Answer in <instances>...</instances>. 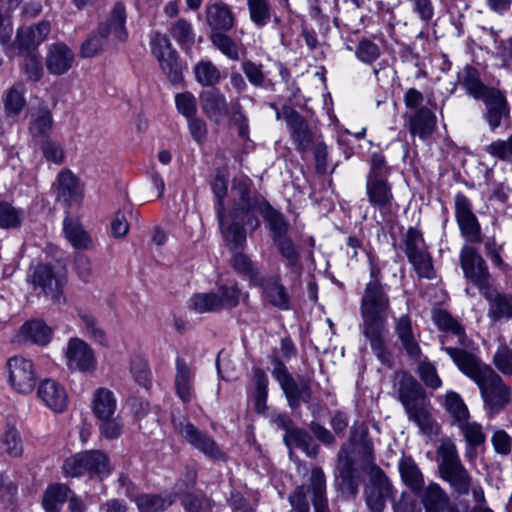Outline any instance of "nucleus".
Masks as SVG:
<instances>
[{
  "label": "nucleus",
  "instance_id": "nucleus-1",
  "mask_svg": "<svg viewBox=\"0 0 512 512\" xmlns=\"http://www.w3.org/2000/svg\"><path fill=\"white\" fill-rule=\"evenodd\" d=\"M448 336L441 337V349L458 369L478 386L484 409L490 418L503 410L512 399V389L491 366L484 364L474 354L458 347L446 346Z\"/></svg>",
  "mask_w": 512,
  "mask_h": 512
},
{
  "label": "nucleus",
  "instance_id": "nucleus-2",
  "mask_svg": "<svg viewBox=\"0 0 512 512\" xmlns=\"http://www.w3.org/2000/svg\"><path fill=\"white\" fill-rule=\"evenodd\" d=\"M390 311V298L387 285L367 283L360 302L361 333L383 364L391 363V353L386 347V325Z\"/></svg>",
  "mask_w": 512,
  "mask_h": 512
},
{
  "label": "nucleus",
  "instance_id": "nucleus-3",
  "mask_svg": "<svg viewBox=\"0 0 512 512\" xmlns=\"http://www.w3.org/2000/svg\"><path fill=\"white\" fill-rule=\"evenodd\" d=\"M393 388L408 420L422 434L428 437L438 435L440 427L432 415L433 408L423 386L411 374L399 371L394 375Z\"/></svg>",
  "mask_w": 512,
  "mask_h": 512
},
{
  "label": "nucleus",
  "instance_id": "nucleus-4",
  "mask_svg": "<svg viewBox=\"0 0 512 512\" xmlns=\"http://www.w3.org/2000/svg\"><path fill=\"white\" fill-rule=\"evenodd\" d=\"M362 469L367 471L369 481L365 486V501L373 512H382L387 499L392 496V485L383 470L374 463L373 444L366 434L359 440Z\"/></svg>",
  "mask_w": 512,
  "mask_h": 512
},
{
  "label": "nucleus",
  "instance_id": "nucleus-5",
  "mask_svg": "<svg viewBox=\"0 0 512 512\" xmlns=\"http://www.w3.org/2000/svg\"><path fill=\"white\" fill-rule=\"evenodd\" d=\"M268 201L254 188L248 176L235 177L231 184V208L229 213L234 217H244L246 227L251 231L260 226L259 218L255 212L262 209Z\"/></svg>",
  "mask_w": 512,
  "mask_h": 512
},
{
  "label": "nucleus",
  "instance_id": "nucleus-6",
  "mask_svg": "<svg viewBox=\"0 0 512 512\" xmlns=\"http://www.w3.org/2000/svg\"><path fill=\"white\" fill-rule=\"evenodd\" d=\"M440 478L459 496L468 495L472 486V476L462 464L456 445L446 441L438 448Z\"/></svg>",
  "mask_w": 512,
  "mask_h": 512
},
{
  "label": "nucleus",
  "instance_id": "nucleus-7",
  "mask_svg": "<svg viewBox=\"0 0 512 512\" xmlns=\"http://www.w3.org/2000/svg\"><path fill=\"white\" fill-rule=\"evenodd\" d=\"M390 173V167L386 164L384 155L373 153L370 170L366 177V195L369 203L379 210L390 208L394 200L392 185L388 181Z\"/></svg>",
  "mask_w": 512,
  "mask_h": 512
},
{
  "label": "nucleus",
  "instance_id": "nucleus-8",
  "mask_svg": "<svg viewBox=\"0 0 512 512\" xmlns=\"http://www.w3.org/2000/svg\"><path fill=\"white\" fill-rule=\"evenodd\" d=\"M272 376L280 385L288 405L292 409L300 407L301 403H308L312 398L310 383L304 377H299L297 381L288 368L278 357L272 358Z\"/></svg>",
  "mask_w": 512,
  "mask_h": 512
},
{
  "label": "nucleus",
  "instance_id": "nucleus-9",
  "mask_svg": "<svg viewBox=\"0 0 512 512\" xmlns=\"http://www.w3.org/2000/svg\"><path fill=\"white\" fill-rule=\"evenodd\" d=\"M403 251L419 277L433 279L435 271L423 233L416 227H409L403 236Z\"/></svg>",
  "mask_w": 512,
  "mask_h": 512
},
{
  "label": "nucleus",
  "instance_id": "nucleus-10",
  "mask_svg": "<svg viewBox=\"0 0 512 512\" xmlns=\"http://www.w3.org/2000/svg\"><path fill=\"white\" fill-rule=\"evenodd\" d=\"M459 262L464 278L477 287L479 292L493 284L488 265L475 247L464 245L459 253Z\"/></svg>",
  "mask_w": 512,
  "mask_h": 512
},
{
  "label": "nucleus",
  "instance_id": "nucleus-11",
  "mask_svg": "<svg viewBox=\"0 0 512 512\" xmlns=\"http://www.w3.org/2000/svg\"><path fill=\"white\" fill-rule=\"evenodd\" d=\"M152 54L156 57L162 71L172 83H179L182 80V66L178 53L172 48L167 35L155 32L150 39Z\"/></svg>",
  "mask_w": 512,
  "mask_h": 512
},
{
  "label": "nucleus",
  "instance_id": "nucleus-12",
  "mask_svg": "<svg viewBox=\"0 0 512 512\" xmlns=\"http://www.w3.org/2000/svg\"><path fill=\"white\" fill-rule=\"evenodd\" d=\"M454 201L455 217L462 236L470 243H480L482 241L481 227L472 211L471 201L463 193H457Z\"/></svg>",
  "mask_w": 512,
  "mask_h": 512
},
{
  "label": "nucleus",
  "instance_id": "nucleus-13",
  "mask_svg": "<svg viewBox=\"0 0 512 512\" xmlns=\"http://www.w3.org/2000/svg\"><path fill=\"white\" fill-rule=\"evenodd\" d=\"M34 289H40L44 295L57 299L62 291L65 278L50 264L40 263L31 269L28 275Z\"/></svg>",
  "mask_w": 512,
  "mask_h": 512
},
{
  "label": "nucleus",
  "instance_id": "nucleus-14",
  "mask_svg": "<svg viewBox=\"0 0 512 512\" xmlns=\"http://www.w3.org/2000/svg\"><path fill=\"white\" fill-rule=\"evenodd\" d=\"M178 430L180 435L193 448L203 453L207 458L214 461H224L226 459V454L221 450L216 441L192 423H180Z\"/></svg>",
  "mask_w": 512,
  "mask_h": 512
},
{
  "label": "nucleus",
  "instance_id": "nucleus-15",
  "mask_svg": "<svg viewBox=\"0 0 512 512\" xmlns=\"http://www.w3.org/2000/svg\"><path fill=\"white\" fill-rule=\"evenodd\" d=\"M9 382L14 390L21 394L33 391L36 383L34 365L22 356H13L7 362Z\"/></svg>",
  "mask_w": 512,
  "mask_h": 512
},
{
  "label": "nucleus",
  "instance_id": "nucleus-16",
  "mask_svg": "<svg viewBox=\"0 0 512 512\" xmlns=\"http://www.w3.org/2000/svg\"><path fill=\"white\" fill-rule=\"evenodd\" d=\"M356 439L351 436L348 443L343 444L337 454L336 477L340 481V487L351 494L357 489L355 476V461L352 457Z\"/></svg>",
  "mask_w": 512,
  "mask_h": 512
},
{
  "label": "nucleus",
  "instance_id": "nucleus-17",
  "mask_svg": "<svg viewBox=\"0 0 512 512\" xmlns=\"http://www.w3.org/2000/svg\"><path fill=\"white\" fill-rule=\"evenodd\" d=\"M481 100L486 108L484 118L490 130H496L503 122L510 119V106L503 91L494 88Z\"/></svg>",
  "mask_w": 512,
  "mask_h": 512
},
{
  "label": "nucleus",
  "instance_id": "nucleus-18",
  "mask_svg": "<svg viewBox=\"0 0 512 512\" xmlns=\"http://www.w3.org/2000/svg\"><path fill=\"white\" fill-rule=\"evenodd\" d=\"M50 31L51 26L48 21L19 28L13 45L18 49V54L37 53V48L47 39Z\"/></svg>",
  "mask_w": 512,
  "mask_h": 512
},
{
  "label": "nucleus",
  "instance_id": "nucleus-19",
  "mask_svg": "<svg viewBox=\"0 0 512 512\" xmlns=\"http://www.w3.org/2000/svg\"><path fill=\"white\" fill-rule=\"evenodd\" d=\"M283 118L297 150L306 151L312 142V133L305 118L294 108L284 105Z\"/></svg>",
  "mask_w": 512,
  "mask_h": 512
},
{
  "label": "nucleus",
  "instance_id": "nucleus-20",
  "mask_svg": "<svg viewBox=\"0 0 512 512\" xmlns=\"http://www.w3.org/2000/svg\"><path fill=\"white\" fill-rule=\"evenodd\" d=\"M200 106L206 117L215 124H220L230 115V103L217 88L202 91L199 95Z\"/></svg>",
  "mask_w": 512,
  "mask_h": 512
},
{
  "label": "nucleus",
  "instance_id": "nucleus-21",
  "mask_svg": "<svg viewBox=\"0 0 512 512\" xmlns=\"http://www.w3.org/2000/svg\"><path fill=\"white\" fill-rule=\"evenodd\" d=\"M67 366L81 372L95 369L96 360L91 347L80 338L69 340L66 349Z\"/></svg>",
  "mask_w": 512,
  "mask_h": 512
},
{
  "label": "nucleus",
  "instance_id": "nucleus-22",
  "mask_svg": "<svg viewBox=\"0 0 512 512\" xmlns=\"http://www.w3.org/2000/svg\"><path fill=\"white\" fill-rule=\"evenodd\" d=\"M254 285L260 287L263 299L270 305L284 311L291 308L290 295L278 276H261Z\"/></svg>",
  "mask_w": 512,
  "mask_h": 512
},
{
  "label": "nucleus",
  "instance_id": "nucleus-23",
  "mask_svg": "<svg viewBox=\"0 0 512 512\" xmlns=\"http://www.w3.org/2000/svg\"><path fill=\"white\" fill-rule=\"evenodd\" d=\"M205 23L211 33L229 32L235 27L236 17L228 4L215 2L205 7Z\"/></svg>",
  "mask_w": 512,
  "mask_h": 512
},
{
  "label": "nucleus",
  "instance_id": "nucleus-24",
  "mask_svg": "<svg viewBox=\"0 0 512 512\" xmlns=\"http://www.w3.org/2000/svg\"><path fill=\"white\" fill-rule=\"evenodd\" d=\"M480 294L488 302L487 316L493 322L512 318V294L499 292L493 284Z\"/></svg>",
  "mask_w": 512,
  "mask_h": 512
},
{
  "label": "nucleus",
  "instance_id": "nucleus-25",
  "mask_svg": "<svg viewBox=\"0 0 512 512\" xmlns=\"http://www.w3.org/2000/svg\"><path fill=\"white\" fill-rule=\"evenodd\" d=\"M283 441L289 450V457L298 466L302 464L301 460L295 456L293 448L301 449L307 457L316 458L319 453V445L314 443L312 436L303 428L294 427L284 434Z\"/></svg>",
  "mask_w": 512,
  "mask_h": 512
},
{
  "label": "nucleus",
  "instance_id": "nucleus-26",
  "mask_svg": "<svg viewBox=\"0 0 512 512\" xmlns=\"http://www.w3.org/2000/svg\"><path fill=\"white\" fill-rule=\"evenodd\" d=\"M37 396L53 412L61 413L67 408V392L56 380H42L37 388Z\"/></svg>",
  "mask_w": 512,
  "mask_h": 512
},
{
  "label": "nucleus",
  "instance_id": "nucleus-27",
  "mask_svg": "<svg viewBox=\"0 0 512 512\" xmlns=\"http://www.w3.org/2000/svg\"><path fill=\"white\" fill-rule=\"evenodd\" d=\"M126 10L121 2L115 3L109 17L106 21L98 25L101 33L110 42H124L128 38V32L125 26Z\"/></svg>",
  "mask_w": 512,
  "mask_h": 512
},
{
  "label": "nucleus",
  "instance_id": "nucleus-28",
  "mask_svg": "<svg viewBox=\"0 0 512 512\" xmlns=\"http://www.w3.org/2000/svg\"><path fill=\"white\" fill-rule=\"evenodd\" d=\"M217 219L222 235L231 249H242L247 240L246 219L244 217L236 218L232 213H229L226 219L225 212H222V217Z\"/></svg>",
  "mask_w": 512,
  "mask_h": 512
},
{
  "label": "nucleus",
  "instance_id": "nucleus-29",
  "mask_svg": "<svg viewBox=\"0 0 512 512\" xmlns=\"http://www.w3.org/2000/svg\"><path fill=\"white\" fill-rule=\"evenodd\" d=\"M405 118L410 134L421 140L429 139L437 126L436 115L428 107H421Z\"/></svg>",
  "mask_w": 512,
  "mask_h": 512
},
{
  "label": "nucleus",
  "instance_id": "nucleus-30",
  "mask_svg": "<svg viewBox=\"0 0 512 512\" xmlns=\"http://www.w3.org/2000/svg\"><path fill=\"white\" fill-rule=\"evenodd\" d=\"M73 62L74 53L66 44L54 43L49 47L45 64L50 74H65L72 67Z\"/></svg>",
  "mask_w": 512,
  "mask_h": 512
},
{
  "label": "nucleus",
  "instance_id": "nucleus-31",
  "mask_svg": "<svg viewBox=\"0 0 512 512\" xmlns=\"http://www.w3.org/2000/svg\"><path fill=\"white\" fill-rule=\"evenodd\" d=\"M395 332L406 354L413 360H419L422 350L408 315H402L396 319Z\"/></svg>",
  "mask_w": 512,
  "mask_h": 512
},
{
  "label": "nucleus",
  "instance_id": "nucleus-32",
  "mask_svg": "<svg viewBox=\"0 0 512 512\" xmlns=\"http://www.w3.org/2000/svg\"><path fill=\"white\" fill-rule=\"evenodd\" d=\"M194 373L182 358L176 359V374L174 386L177 396L184 404L190 403L195 398Z\"/></svg>",
  "mask_w": 512,
  "mask_h": 512
},
{
  "label": "nucleus",
  "instance_id": "nucleus-33",
  "mask_svg": "<svg viewBox=\"0 0 512 512\" xmlns=\"http://www.w3.org/2000/svg\"><path fill=\"white\" fill-rule=\"evenodd\" d=\"M457 427L466 442L465 457L472 461L477 456L476 449L486 441L482 425L468 419L457 424Z\"/></svg>",
  "mask_w": 512,
  "mask_h": 512
},
{
  "label": "nucleus",
  "instance_id": "nucleus-34",
  "mask_svg": "<svg viewBox=\"0 0 512 512\" xmlns=\"http://www.w3.org/2000/svg\"><path fill=\"white\" fill-rule=\"evenodd\" d=\"M458 79L467 94L476 100L482 99L494 87L486 86L480 79L479 72L472 66L467 65L458 74Z\"/></svg>",
  "mask_w": 512,
  "mask_h": 512
},
{
  "label": "nucleus",
  "instance_id": "nucleus-35",
  "mask_svg": "<svg viewBox=\"0 0 512 512\" xmlns=\"http://www.w3.org/2000/svg\"><path fill=\"white\" fill-rule=\"evenodd\" d=\"M310 489L313 493L312 503L315 512H329L326 498V477L322 468L314 466L309 478Z\"/></svg>",
  "mask_w": 512,
  "mask_h": 512
},
{
  "label": "nucleus",
  "instance_id": "nucleus-36",
  "mask_svg": "<svg viewBox=\"0 0 512 512\" xmlns=\"http://www.w3.org/2000/svg\"><path fill=\"white\" fill-rule=\"evenodd\" d=\"M117 408V400L114 393L107 388H98L92 399V412L98 419H107L114 416Z\"/></svg>",
  "mask_w": 512,
  "mask_h": 512
},
{
  "label": "nucleus",
  "instance_id": "nucleus-37",
  "mask_svg": "<svg viewBox=\"0 0 512 512\" xmlns=\"http://www.w3.org/2000/svg\"><path fill=\"white\" fill-rule=\"evenodd\" d=\"M58 196L65 203L71 205L82 198V188L79 179L69 170L62 171L58 176Z\"/></svg>",
  "mask_w": 512,
  "mask_h": 512
},
{
  "label": "nucleus",
  "instance_id": "nucleus-38",
  "mask_svg": "<svg viewBox=\"0 0 512 512\" xmlns=\"http://www.w3.org/2000/svg\"><path fill=\"white\" fill-rule=\"evenodd\" d=\"M71 493V489L65 484L53 483L48 485L42 498V506L45 512H59Z\"/></svg>",
  "mask_w": 512,
  "mask_h": 512
},
{
  "label": "nucleus",
  "instance_id": "nucleus-39",
  "mask_svg": "<svg viewBox=\"0 0 512 512\" xmlns=\"http://www.w3.org/2000/svg\"><path fill=\"white\" fill-rule=\"evenodd\" d=\"M264 221L266 222L272 241L287 235L290 228L289 222L285 219L284 215L274 209L269 202L259 212Z\"/></svg>",
  "mask_w": 512,
  "mask_h": 512
},
{
  "label": "nucleus",
  "instance_id": "nucleus-40",
  "mask_svg": "<svg viewBox=\"0 0 512 512\" xmlns=\"http://www.w3.org/2000/svg\"><path fill=\"white\" fill-rule=\"evenodd\" d=\"M195 80L203 87H215L221 81V71L211 60H200L193 68Z\"/></svg>",
  "mask_w": 512,
  "mask_h": 512
},
{
  "label": "nucleus",
  "instance_id": "nucleus-41",
  "mask_svg": "<svg viewBox=\"0 0 512 512\" xmlns=\"http://www.w3.org/2000/svg\"><path fill=\"white\" fill-rule=\"evenodd\" d=\"M139 512H165L172 505L170 496L161 494L141 493L133 499Z\"/></svg>",
  "mask_w": 512,
  "mask_h": 512
},
{
  "label": "nucleus",
  "instance_id": "nucleus-42",
  "mask_svg": "<svg viewBox=\"0 0 512 512\" xmlns=\"http://www.w3.org/2000/svg\"><path fill=\"white\" fill-rule=\"evenodd\" d=\"M63 229L66 238L74 248L89 249L91 247V238L78 220L66 217L63 221Z\"/></svg>",
  "mask_w": 512,
  "mask_h": 512
},
{
  "label": "nucleus",
  "instance_id": "nucleus-43",
  "mask_svg": "<svg viewBox=\"0 0 512 512\" xmlns=\"http://www.w3.org/2000/svg\"><path fill=\"white\" fill-rule=\"evenodd\" d=\"M448 501L447 494L437 483L429 484L422 496L425 512H444Z\"/></svg>",
  "mask_w": 512,
  "mask_h": 512
},
{
  "label": "nucleus",
  "instance_id": "nucleus-44",
  "mask_svg": "<svg viewBox=\"0 0 512 512\" xmlns=\"http://www.w3.org/2000/svg\"><path fill=\"white\" fill-rule=\"evenodd\" d=\"M398 466L404 483L413 491L421 490L424 484L423 476L412 457L403 456Z\"/></svg>",
  "mask_w": 512,
  "mask_h": 512
},
{
  "label": "nucleus",
  "instance_id": "nucleus-45",
  "mask_svg": "<svg viewBox=\"0 0 512 512\" xmlns=\"http://www.w3.org/2000/svg\"><path fill=\"white\" fill-rule=\"evenodd\" d=\"M433 321L439 330L450 332L458 338L461 345L465 344L464 327L445 310H438L433 314Z\"/></svg>",
  "mask_w": 512,
  "mask_h": 512
},
{
  "label": "nucleus",
  "instance_id": "nucleus-46",
  "mask_svg": "<svg viewBox=\"0 0 512 512\" xmlns=\"http://www.w3.org/2000/svg\"><path fill=\"white\" fill-rule=\"evenodd\" d=\"M21 333L26 340L38 345L47 344L51 338V329L41 320L26 322L21 327Z\"/></svg>",
  "mask_w": 512,
  "mask_h": 512
},
{
  "label": "nucleus",
  "instance_id": "nucleus-47",
  "mask_svg": "<svg viewBox=\"0 0 512 512\" xmlns=\"http://www.w3.org/2000/svg\"><path fill=\"white\" fill-rule=\"evenodd\" d=\"M251 22L258 28L265 27L271 19L272 7L269 0H247Z\"/></svg>",
  "mask_w": 512,
  "mask_h": 512
},
{
  "label": "nucleus",
  "instance_id": "nucleus-48",
  "mask_svg": "<svg viewBox=\"0 0 512 512\" xmlns=\"http://www.w3.org/2000/svg\"><path fill=\"white\" fill-rule=\"evenodd\" d=\"M85 464L89 475H95L100 478H104L110 474L109 459L101 451H86Z\"/></svg>",
  "mask_w": 512,
  "mask_h": 512
},
{
  "label": "nucleus",
  "instance_id": "nucleus-49",
  "mask_svg": "<svg viewBox=\"0 0 512 512\" xmlns=\"http://www.w3.org/2000/svg\"><path fill=\"white\" fill-rule=\"evenodd\" d=\"M24 212L14 207L10 202L0 200V228L18 229L22 225Z\"/></svg>",
  "mask_w": 512,
  "mask_h": 512
},
{
  "label": "nucleus",
  "instance_id": "nucleus-50",
  "mask_svg": "<svg viewBox=\"0 0 512 512\" xmlns=\"http://www.w3.org/2000/svg\"><path fill=\"white\" fill-rule=\"evenodd\" d=\"M273 243L280 255L287 261L286 266L288 268L292 270L300 268V254L293 240L288 235L273 240Z\"/></svg>",
  "mask_w": 512,
  "mask_h": 512
},
{
  "label": "nucleus",
  "instance_id": "nucleus-51",
  "mask_svg": "<svg viewBox=\"0 0 512 512\" xmlns=\"http://www.w3.org/2000/svg\"><path fill=\"white\" fill-rule=\"evenodd\" d=\"M209 39L212 45L228 59L232 61H238L240 59L238 45L227 35V32L211 33Z\"/></svg>",
  "mask_w": 512,
  "mask_h": 512
},
{
  "label": "nucleus",
  "instance_id": "nucleus-52",
  "mask_svg": "<svg viewBox=\"0 0 512 512\" xmlns=\"http://www.w3.org/2000/svg\"><path fill=\"white\" fill-rule=\"evenodd\" d=\"M445 408L454 419L456 425L468 420L470 417L469 410L463 399L454 391L447 392L445 396Z\"/></svg>",
  "mask_w": 512,
  "mask_h": 512
},
{
  "label": "nucleus",
  "instance_id": "nucleus-53",
  "mask_svg": "<svg viewBox=\"0 0 512 512\" xmlns=\"http://www.w3.org/2000/svg\"><path fill=\"white\" fill-rule=\"evenodd\" d=\"M170 34L183 49H190L195 42L194 29L185 19H178L172 25Z\"/></svg>",
  "mask_w": 512,
  "mask_h": 512
},
{
  "label": "nucleus",
  "instance_id": "nucleus-54",
  "mask_svg": "<svg viewBox=\"0 0 512 512\" xmlns=\"http://www.w3.org/2000/svg\"><path fill=\"white\" fill-rule=\"evenodd\" d=\"M189 307L200 314L221 311L215 292L196 293L192 295L189 300Z\"/></svg>",
  "mask_w": 512,
  "mask_h": 512
},
{
  "label": "nucleus",
  "instance_id": "nucleus-55",
  "mask_svg": "<svg viewBox=\"0 0 512 512\" xmlns=\"http://www.w3.org/2000/svg\"><path fill=\"white\" fill-rule=\"evenodd\" d=\"M5 113L8 116H17L24 108L26 101L23 93V85L12 86L3 97Z\"/></svg>",
  "mask_w": 512,
  "mask_h": 512
},
{
  "label": "nucleus",
  "instance_id": "nucleus-56",
  "mask_svg": "<svg viewBox=\"0 0 512 512\" xmlns=\"http://www.w3.org/2000/svg\"><path fill=\"white\" fill-rule=\"evenodd\" d=\"M231 265L237 273L247 276L253 285L257 283L261 277L259 269L255 267L254 263L247 255L241 252L234 254Z\"/></svg>",
  "mask_w": 512,
  "mask_h": 512
},
{
  "label": "nucleus",
  "instance_id": "nucleus-57",
  "mask_svg": "<svg viewBox=\"0 0 512 512\" xmlns=\"http://www.w3.org/2000/svg\"><path fill=\"white\" fill-rule=\"evenodd\" d=\"M218 298L220 310H229L238 306L241 298V290L237 284H225L215 292Z\"/></svg>",
  "mask_w": 512,
  "mask_h": 512
},
{
  "label": "nucleus",
  "instance_id": "nucleus-58",
  "mask_svg": "<svg viewBox=\"0 0 512 512\" xmlns=\"http://www.w3.org/2000/svg\"><path fill=\"white\" fill-rule=\"evenodd\" d=\"M254 380H255V409L259 413H263L266 410V402L268 398V377L266 373L260 369L256 368L253 371Z\"/></svg>",
  "mask_w": 512,
  "mask_h": 512
},
{
  "label": "nucleus",
  "instance_id": "nucleus-59",
  "mask_svg": "<svg viewBox=\"0 0 512 512\" xmlns=\"http://www.w3.org/2000/svg\"><path fill=\"white\" fill-rule=\"evenodd\" d=\"M108 43V39L104 36L103 33H101L100 29L97 28V30L92 32L82 43L80 48V55L83 58L94 57L99 52H101L108 45Z\"/></svg>",
  "mask_w": 512,
  "mask_h": 512
},
{
  "label": "nucleus",
  "instance_id": "nucleus-60",
  "mask_svg": "<svg viewBox=\"0 0 512 512\" xmlns=\"http://www.w3.org/2000/svg\"><path fill=\"white\" fill-rule=\"evenodd\" d=\"M53 118L48 110H40L37 114L32 115L29 130L33 136L43 137L46 136L52 129Z\"/></svg>",
  "mask_w": 512,
  "mask_h": 512
},
{
  "label": "nucleus",
  "instance_id": "nucleus-61",
  "mask_svg": "<svg viewBox=\"0 0 512 512\" xmlns=\"http://www.w3.org/2000/svg\"><path fill=\"white\" fill-rule=\"evenodd\" d=\"M24 57L21 70L25 74L26 79L31 82L39 81L43 76V68L38 53L20 54Z\"/></svg>",
  "mask_w": 512,
  "mask_h": 512
},
{
  "label": "nucleus",
  "instance_id": "nucleus-62",
  "mask_svg": "<svg viewBox=\"0 0 512 512\" xmlns=\"http://www.w3.org/2000/svg\"><path fill=\"white\" fill-rule=\"evenodd\" d=\"M420 363L417 369L420 379L424 384L433 390L441 387L442 381L437 373L436 367L431 363L427 357L419 359Z\"/></svg>",
  "mask_w": 512,
  "mask_h": 512
},
{
  "label": "nucleus",
  "instance_id": "nucleus-63",
  "mask_svg": "<svg viewBox=\"0 0 512 512\" xmlns=\"http://www.w3.org/2000/svg\"><path fill=\"white\" fill-rule=\"evenodd\" d=\"M229 116L231 122L237 127L239 137L246 139L249 134V122L239 100L236 99L230 102Z\"/></svg>",
  "mask_w": 512,
  "mask_h": 512
},
{
  "label": "nucleus",
  "instance_id": "nucleus-64",
  "mask_svg": "<svg viewBox=\"0 0 512 512\" xmlns=\"http://www.w3.org/2000/svg\"><path fill=\"white\" fill-rule=\"evenodd\" d=\"M485 151L504 162H509L512 159V134L507 140H496L486 146Z\"/></svg>",
  "mask_w": 512,
  "mask_h": 512
}]
</instances>
